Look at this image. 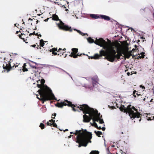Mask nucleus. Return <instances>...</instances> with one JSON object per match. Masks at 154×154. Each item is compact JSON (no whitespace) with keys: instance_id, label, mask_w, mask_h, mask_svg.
I'll return each instance as SVG.
<instances>
[{"instance_id":"nucleus-43","label":"nucleus","mask_w":154,"mask_h":154,"mask_svg":"<svg viewBox=\"0 0 154 154\" xmlns=\"http://www.w3.org/2000/svg\"><path fill=\"white\" fill-rule=\"evenodd\" d=\"M22 67H26V63H25L23 64V66Z\"/></svg>"},{"instance_id":"nucleus-15","label":"nucleus","mask_w":154,"mask_h":154,"mask_svg":"<svg viewBox=\"0 0 154 154\" xmlns=\"http://www.w3.org/2000/svg\"><path fill=\"white\" fill-rule=\"evenodd\" d=\"M144 54L145 53L143 52L141 53L140 54H138L137 56V58L138 59L139 58H143L144 57Z\"/></svg>"},{"instance_id":"nucleus-20","label":"nucleus","mask_w":154,"mask_h":154,"mask_svg":"<svg viewBox=\"0 0 154 154\" xmlns=\"http://www.w3.org/2000/svg\"><path fill=\"white\" fill-rule=\"evenodd\" d=\"M99 152L98 151L92 150V151L89 154H98L99 153Z\"/></svg>"},{"instance_id":"nucleus-32","label":"nucleus","mask_w":154,"mask_h":154,"mask_svg":"<svg viewBox=\"0 0 154 154\" xmlns=\"http://www.w3.org/2000/svg\"><path fill=\"white\" fill-rule=\"evenodd\" d=\"M146 118L148 120H151L152 119H151V118L149 117L148 115H147L146 116Z\"/></svg>"},{"instance_id":"nucleus-55","label":"nucleus","mask_w":154,"mask_h":154,"mask_svg":"<svg viewBox=\"0 0 154 154\" xmlns=\"http://www.w3.org/2000/svg\"><path fill=\"white\" fill-rule=\"evenodd\" d=\"M112 107V109H113V108H115V107L114 106H113Z\"/></svg>"},{"instance_id":"nucleus-40","label":"nucleus","mask_w":154,"mask_h":154,"mask_svg":"<svg viewBox=\"0 0 154 154\" xmlns=\"http://www.w3.org/2000/svg\"><path fill=\"white\" fill-rule=\"evenodd\" d=\"M61 51H63L62 49V48H59V49H58V50L57 51V52H60Z\"/></svg>"},{"instance_id":"nucleus-6","label":"nucleus","mask_w":154,"mask_h":154,"mask_svg":"<svg viewBox=\"0 0 154 154\" xmlns=\"http://www.w3.org/2000/svg\"><path fill=\"white\" fill-rule=\"evenodd\" d=\"M52 20L55 21L59 20L60 23L57 24V26L61 30L65 31H68L72 32L73 29H71V27L65 25L64 23L60 20L58 16L56 14H54L52 15Z\"/></svg>"},{"instance_id":"nucleus-25","label":"nucleus","mask_w":154,"mask_h":154,"mask_svg":"<svg viewBox=\"0 0 154 154\" xmlns=\"http://www.w3.org/2000/svg\"><path fill=\"white\" fill-rule=\"evenodd\" d=\"M50 51V52H55V51H57V48H52V49H51Z\"/></svg>"},{"instance_id":"nucleus-53","label":"nucleus","mask_w":154,"mask_h":154,"mask_svg":"<svg viewBox=\"0 0 154 154\" xmlns=\"http://www.w3.org/2000/svg\"><path fill=\"white\" fill-rule=\"evenodd\" d=\"M133 72H131V75H132V74H133Z\"/></svg>"},{"instance_id":"nucleus-13","label":"nucleus","mask_w":154,"mask_h":154,"mask_svg":"<svg viewBox=\"0 0 154 154\" xmlns=\"http://www.w3.org/2000/svg\"><path fill=\"white\" fill-rule=\"evenodd\" d=\"M100 17L101 18L103 19H104V20H106L109 21V20L110 19L109 17L106 15H100Z\"/></svg>"},{"instance_id":"nucleus-3","label":"nucleus","mask_w":154,"mask_h":154,"mask_svg":"<svg viewBox=\"0 0 154 154\" xmlns=\"http://www.w3.org/2000/svg\"><path fill=\"white\" fill-rule=\"evenodd\" d=\"M37 87L40 88L38 90V92L40 95V100L43 102V103L47 100H57L51 90L47 85L44 86L41 84H37Z\"/></svg>"},{"instance_id":"nucleus-46","label":"nucleus","mask_w":154,"mask_h":154,"mask_svg":"<svg viewBox=\"0 0 154 154\" xmlns=\"http://www.w3.org/2000/svg\"><path fill=\"white\" fill-rule=\"evenodd\" d=\"M14 25H15V26H16V27H17V26H19V24H17V23L15 24H14Z\"/></svg>"},{"instance_id":"nucleus-47","label":"nucleus","mask_w":154,"mask_h":154,"mask_svg":"<svg viewBox=\"0 0 154 154\" xmlns=\"http://www.w3.org/2000/svg\"><path fill=\"white\" fill-rule=\"evenodd\" d=\"M127 75L128 76H129L130 75V73L129 72H128L127 73Z\"/></svg>"},{"instance_id":"nucleus-63","label":"nucleus","mask_w":154,"mask_h":154,"mask_svg":"<svg viewBox=\"0 0 154 154\" xmlns=\"http://www.w3.org/2000/svg\"><path fill=\"white\" fill-rule=\"evenodd\" d=\"M134 72L135 74H136L137 73V72Z\"/></svg>"},{"instance_id":"nucleus-14","label":"nucleus","mask_w":154,"mask_h":154,"mask_svg":"<svg viewBox=\"0 0 154 154\" xmlns=\"http://www.w3.org/2000/svg\"><path fill=\"white\" fill-rule=\"evenodd\" d=\"M54 122H55V120H54L53 119H52L47 122L46 124L48 126H52V124H53V123H54Z\"/></svg>"},{"instance_id":"nucleus-28","label":"nucleus","mask_w":154,"mask_h":154,"mask_svg":"<svg viewBox=\"0 0 154 154\" xmlns=\"http://www.w3.org/2000/svg\"><path fill=\"white\" fill-rule=\"evenodd\" d=\"M77 32L78 33H79L81 35H85V34L84 33L80 31L79 30H77Z\"/></svg>"},{"instance_id":"nucleus-56","label":"nucleus","mask_w":154,"mask_h":154,"mask_svg":"<svg viewBox=\"0 0 154 154\" xmlns=\"http://www.w3.org/2000/svg\"><path fill=\"white\" fill-rule=\"evenodd\" d=\"M141 118H140V119L139 120V122H140V121H141Z\"/></svg>"},{"instance_id":"nucleus-64","label":"nucleus","mask_w":154,"mask_h":154,"mask_svg":"<svg viewBox=\"0 0 154 154\" xmlns=\"http://www.w3.org/2000/svg\"><path fill=\"white\" fill-rule=\"evenodd\" d=\"M24 22H23V24H24Z\"/></svg>"},{"instance_id":"nucleus-58","label":"nucleus","mask_w":154,"mask_h":154,"mask_svg":"<svg viewBox=\"0 0 154 154\" xmlns=\"http://www.w3.org/2000/svg\"><path fill=\"white\" fill-rule=\"evenodd\" d=\"M71 135H70V136L69 137L70 138V137H71Z\"/></svg>"},{"instance_id":"nucleus-50","label":"nucleus","mask_w":154,"mask_h":154,"mask_svg":"<svg viewBox=\"0 0 154 154\" xmlns=\"http://www.w3.org/2000/svg\"><path fill=\"white\" fill-rule=\"evenodd\" d=\"M29 20H32V19L31 18H29Z\"/></svg>"},{"instance_id":"nucleus-11","label":"nucleus","mask_w":154,"mask_h":154,"mask_svg":"<svg viewBox=\"0 0 154 154\" xmlns=\"http://www.w3.org/2000/svg\"><path fill=\"white\" fill-rule=\"evenodd\" d=\"M104 50L103 49L101 50L100 51V54H95L93 56H91L90 58L91 59H97L100 58V57H101L102 56H104L105 53Z\"/></svg>"},{"instance_id":"nucleus-19","label":"nucleus","mask_w":154,"mask_h":154,"mask_svg":"<svg viewBox=\"0 0 154 154\" xmlns=\"http://www.w3.org/2000/svg\"><path fill=\"white\" fill-rule=\"evenodd\" d=\"M132 54H131V52L128 53H127L125 55V56L126 57V58L128 59L130 58V57L131 56H132Z\"/></svg>"},{"instance_id":"nucleus-45","label":"nucleus","mask_w":154,"mask_h":154,"mask_svg":"<svg viewBox=\"0 0 154 154\" xmlns=\"http://www.w3.org/2000/svg\"><path fill=\"white\" fill-rule=\"evenodd\" d=\"M36 48L37 49H39V48L41 49V48L38 45H37V46L36 47Z\"/></svg>"},{"instance_id":"nucleus-59","label":"nucleus","mask_w":154,"mask_h":154,"mask_svg":"<svg viewBox=\"0 0 154 154\" xmlns=\"http://www.w3.org/2000/svg\"><path fill=\"white\" fill-rule=\"evenodd\" d=\"M140 41V40H138V42H139Z\"/></svg>"},{"instance_id":"nucleus-23","label":"nucleus","mask_w":154,"mask_h":154,"mask_svg":"<svg viewBox=\"0 0 154 154\" xmlns=\"http://www.w3.org/2000/svg\"><path fill=\"white\" fill-rule=\"evenodd\" d=\"M92 83L94 84H96L98 80L97 79H95L94 78H92Z\"/></svg>"},{"instance_id":"nucleus-10","label":"nucleus","mask_w":154,"mask_h":154,"mask_svg":"<svg viewBox=\"0 0 154 154\" xmlns=\"http://www.w3.org/2000/svg\"><path fill=\"white\" fill-rule=\"evenodd\" d=\"M72 52L69 55L71 57H73L74 58H76L78 56H80L82 54H77L78 52V49L76 48H73L72 49Z\"/></svg>"},{"instance_id":"nucleus-5","label":"nucleus","mask_w":154,"mask_h":154,"mask_svg":"<svg viewBox=\"0 0 154 154\" xmlns=\"http://www.w3.org/2000/svg\"><path fill=\"white\" fill-rule=\"evenodd\" d=\"M120 111L125 113H128L131 119L141 118V114L138 112V109L131 105H128L126 108L124 105H121L119 108Z\"/></svg>"},{"instance_id":"nucleus-52","label":"nucleus","mask_w":154,"mask_h":154,"mask_svg":"<svg viewBox=\"0 0 154 154\" xmlns=\"http://www.w3.org/2000/svg\"><path fill=\"white\" fill-rule=\"evenodd\" d=\"M133 72H131V75H132V74H133Z\"/></svg>"},{"instance_id":"nucleus-29","label":"nucleus","mask_w":154,"mask_h":154,"mask_svg":"<svg viewBox=\"0 0 154 154\" xmlns=\"http://www.w3.org/2000/svg\"><path fill=\"white\" fill-rule=\"evenodd\" d=\"M45 82V80H44V79H42L41 81V84L43 85V86H44V84Z\"/></svg>"},{"instance_id":"nucleus-30","label":"nucleus","mask_w":154,"mask_h":154,"mask_svg":"<svg viewBox=\"0 0 154 154\" xmlns=\"http://www.w3.org/2000/svg\"><path fill=\"white\" fill-rule=\"evenodd\" d=\"M92 126H94V127L96 128L97 127V124L95 122H94V123H93V124H92Z\"/></svg>"},{"instance_id":"nucleus-44","label":"nucleus","mask_w":154,"mask_h":154,"mask_svg":"<svg viewBox=\"0 0 154 154\" xmlns=\"http://www.w3.org/2000/svg\"><path fill=\"white\" fill-rule=\"evenodd\" d=\"M31 46L32 47L34 48H35L36 46V45H31Z\"/></svg>"},{"instance_id":"nucleus-57","label":"nucleus","mask_w":154,"mask_h":154,"mask_svg":"<svg viewBox=\"0 0 154 154\" xmlns=\"http://www.w3.org/2000/svg\"><path fill=\"white\" fill-rule=\"evenodd\" d=\"M68 129H66L65 130V131H68Z\"/></svg>"},{"instance_id":"nucleus-61","label":"nucleus","mask_w":154,"mask_h":154,"mask_svg":"<svg viewBox=\"0 0 154 154\" xmlns=\"http://www.w3.org/2000/svg\"><path fill=\"white\" fill-rule=\"evenodd\" d=\"M62 55H63V53H64V52H62Z\"/></svg>"},{"instance_id":"nucleus-8","label":"nucleus","mask_w":154,"mask_h":154,"mask_svg":"<svg viewBox=\"0 0 154 154\" xmlns=\"http://www.w3.org/2000/svg\"><path fill=\"white\" fill-rule=\"evenodd\" d=\"M11 60L10 59V62H8V63L7 64V63L5 62V65L4 64H3V69H6V70H7L8 71H10V70L14 69V67L15 66V67H17L18 66V65H15L14 64H13V65H11Z\"/></svg>"},{"instance_id":"nucleus-21","label":"nucleus","mask_w":154,"mask_h":154,"mask_svg":"<svg viewBox=\"0 0 154 154\" xmlns=\"http://www.w3.org/2000/svg\"><path fill=\"white\" fill-rule=\"evenodd\" d=\"M45 43L43 40L42 39L40 41V45L41 47H43Z\"/></svg>"},{"instance_id":"nucleus-54","label":"nucleus","mask_w":154,"mask_h":154,"mask_svg":"<svg viewBox=\"0 0 154 154\" xmlns=\"http://www.w3.org/2000/svg\"><path fill=\"white\" fill-rule=\"evenodd\" d=\"M70 133L71 134H74L75 133H73V132H71Z\"/></svg>"},{"instance_id":"nucleus-34","label":"nucleus","mask_w":154,"mask_h":154,"mask_svg":"<svg viewBox=\"0 0 154 154\" xmlns=\"http://www.w3.org/2000/svg\"><path fill=\"white\" fill-rule=\"evenodd\" d=\"M52 126H53L54 127L57 128V125L55 123V122H54V123H53V124H52Z\"/></svg>"},{"instance_id":"nucleus-18","label":"nucleus","mask_w":154,"mask_h":154,"mask_svg":"<svg viewBox=\"0 0 154 154\" xmlns=\"http://www.w3.org/2000/svg\"><path fill=\"white\" fill-rule=\"evenodd\" d=\"M87 40L88 42L90 43H94V42H95V41H94V40L91 37L88 38H87Z\"/></svg>"},{"instance_id":"nucleus-9","label":"nucleus","mask_w":154,"mask_h":154,"mask_svg":"<svg viewBox=\"0 0 154 154\" xmlns=\"http://www.w3.org/2000/svg\"><path fill=\"white\" fill-rule=\"evenodd\" d=\"M102 116L100 115V113L98 112V111L97 110V113H95V116L94 118H93V122H99L100 124H102L104 123V122L102 119Z\"/></svg>"},{"instance_id":"nucleus-27","label":"nucleus","mask_w":154,"mask_h":154,"mask_svg":"<svg viewBox=\"0 0 154 154\" xmlns=\"http://www.w3.org/2000/svg\"><path fill=\"white\" fill-rule=\"evenodd\" d=\"M23 35H24V34L23 33H21V35L19 36V37L20 38L23 40V41L25 42V39L24 38H23V37H22Z\"/></svg>"},{"instance_id":"nucleus-41","label":"nucleus","mask_w":154,"mask_h":154,"mask_svg":"<svg viewBox=\"0 0 154 154\" xmlns=\"http://www.w3.org/2000/svg\"><path fill=\"white\" fill-rule=\"evenodd\" d=\"M96 128L99 130H100L101 129V127H98V126Z\"/></svg>"},{"instance_id":"nucleus-39","label":"nucleus","mask_w":154,"mask_h":154,"mask_svg":"<svg viewBox=\"0 0 154 154\" xmlns=\"http://www.w3.org/2000/svg\"><path fill=\"white\" fill-rule=\"evenodd\" d=\"M140 88H142L143 89H145V87L144 86H143L142 85H140Z\"/></svg>"},{"instance_id":"nucleus-31","label":"nucleus","mask_w":154,"mask_h":154,"mask_svg":"<svg viewBox=\"0 0 154 154\" xmlns=\"http://www.w3.org/2000/svg\"><path fill=\"white\" fill-rule=\"evenodd\" d=\"M23 68L22 69V70L23 72H26L28 71V69L26 67H22Z\"/></svg>"},{"instance_id":"nucleus-12","label":"nucleus","mask_w":154,"mask_h":154,"mask_svg":"<svg viewBox=\"0 0 154 154\" xmlns=\"http://www.w3.org/2000/svg\"><path fill=\"white\" fill-rule=\"evenodd\" d=\"M29 64L30 66L33 69H38V67L36 66V63H35L33 61H31L30 63H29Z\"/></svg>"},{"instance_id":"nucleus-26","label":"nucleus","mask_w":154,"mask_h":154,"mask_svg":"<svg viewBox=\"0 0 154 154\" xmlns=\"http://www.w3.org/2000/svg\"><path fill=\"white\" fill-rule=\"evenodd\" d=\"M134 46L135 47V48L136 49H135L134 48H133L131 51V52H134L135 51H136L137 50L139 51V50H138L137 48V46L136 45H135Z\"/></svg>"},{"instance_id":"nucleus-1","label":"nucleus","mask_w":154,"mask_h":154,"mask_svg":"<svg viewBox=\"0 0 154 154\" xmlns=\"http://www.w3.org/2000/svg\"><path fill=\"white\" fill-rule=\"evenodd\" d=\"M64 101L66 102H63L60 103H57L55 105L59 108H62L64 106H67L71 107L72 110L74 112H80L79 110L76 109L75 107L79 108L80 110L83 111V113L85 114L83 116L84 122H88L91 119L93 120L95 113H97V110H94L93 108L90 107L88 105L84 104L77 106V104H72L71 102L68 101L67 100H65Z\"/></svg>"},{"instance_id":"nucleus-4","label":"nucleus","mask_w":154,"mask_h":154,"mask_svg":"<svg viewBox=\"0 0 154 154\" xmlns=\"http://www.w3.org/2000/svg\"><path fill=\"white\" fill-rule=\"evenodd\" d=\"M115 48L118 49L117 45L115 43H113L109 45V53L108 54L105 58L109 61L113 62L115 61H117L120 58L122 55V54L120 51L117 52L115 50Z\"/></svg>"},{"instance_id":"nucleus-38","label":"nucleus","mask_w":154,"mask_h":154,"mask_svg":"<svg viewBox=\"0 0 154 154\" xmlns=\"http://www.w3.org/2000/svg\"><path fill=\"white\" fill-rule=\"evenodd\" d=\"M52 18V17H51L50 18H47V19L45 20H44V21H46V22H47L48 21V20L49 19V18Z\"/></svg>"},{"instance_id":"nucleus-33","label":"nucleus","mask_w":154,"mask_h":154,"mask_svg":"<svg viewBox=\"0 0 154 154\" xmlns=\"http://www.w3.org/2000/svg\"><path fill=\"white\" fill-rule=\"evenodd\" d=\"M56 113H54L52 115V117H51V118L53 119H55V116H56Z\"/></svg>"},{"instance_id":"nucleus-49","label":"nucleus","mask_w":154,"mask_h":154,"mask_svg":"<svg viewBox=\"0 0 154 154\" xmlns=\"http://www.w3.org/2000/svg\"><path fill=\"white\" fill-rule=\"evenodd\" d=\"M73 29L74 30H75V31H77V30H79L76 29Z\"/></svg>"},{"instance_id":"nucleus-16","label":"nucleus","mask_w":154,"mask_h":154,"mask_svg":"<svg viewBox=\"0 0 154 154\" xmlns=\"http://www.w3.org/2000/svg\"><path fill=\"white\" fill-rule=\"evenodd\" d=\"M90 17L94 19H98L100 17L99 15L93 14H91L90 15Z\"/></svg>"},{"instance_id":"nucleus-60","label":"nucleus","mask_w":154,"mask_h":154,"mask_svg":"<svg viewBox=\"0 0 154 154\" xmlns=\"http://www.w3.org/2000/svg\"><path fill=\"white\" fill-rule=\"evenodd\" d=\"M38 20H37L36 21L37 23H38Z\"/></svg>"},{"instance_id":"nucleus-2","label":"nucleus","mask_w":154,"mask_h":154,"mask_svg":"<svg viewBox=\"0 0 154 154\" xmlns=\"http://www.w3.org/2000/svg\"><path fill=\"white\" fill-rule=\"evenodd\" d=\"M74 134L77 135L76 142L79 143L78 147L86 146L89 142L91 143L92 137L91 133L88 132L86 129L76 130Z\"/></svg>"},{"instance_id":"nucleus-62","label":"nucleus","mask_w":154,"mask_h":154,"mask_svg":"<svg viewBox=\"0 0 154 154\" xmlns=\"http://www.w3.org/2000/svg\"><path fill=\"white\" fill-rule=\"evenodd\" d=\"M18 31H17L16 32V33H18Z\"/></svg>"},{"instance_id":"nucleus-37","label":"nucleus","mask_w":154,"mask_h":154,"mask_svg":"<svg viewBox=\"0 0 154 154\" xmlns=\"http://www.w3.org/2000/svg\"><path fill=\"white\" fill-rule=\"evenodd\" d=\"M36 33H35V32L34 31L33 33H30L29 35L30 36H31L32 35H35Z\"/></svg>"},{"instance_id":"nucleus-7","label":"nucleus","mask_w":154,"mask_h":154,"mask_svg":"<svg viewBox=\"0 0 154 154\" xmlns=\"http://www.w3.org/2000/svg\"><path fill=\"white\" fill-rule=\"evenodd\" d=\"M94 43L101 47H102L103 49L106 50H104L105 53L104 56H106L109 53V46L107 45V42H106L102 38H100L99 39H96L95 40Z\"/></svg>"},{"instance_id":"nucleus-35","label":"nucleus","mask_w":154,"mask_h":154,"mask_svg":"<svg viewBox=\"0 0 154 154\" xmlns=\"http://www.w3.org/2000/svg\"><path fill=\"white\" fill-rule=\"evenodd\" d=\"M52 54L54 55H60L59 53L57 54V52H52Z\"/></svg>"},{"instance_id":"nucleus-48","label":"nucleus","mask_w":154,"mask_h":154,"mask_svg":"<svg viewBox=\"0 0 154 154\" xmlns=\"http://www.w3.org/2000/svg\"><path fill=\"white\" fill-rule=\"evenodd\" d=\"M37 98H38L39 100H40V99L41 97H40L39 98L38 97V96L37 95Z\"/></svg>"},{"instance_id":"nucleus-17","label":"nucleus","mask_w":154,"mask_h":154,"mask_svg":"<svg viewBox=\"0 0 154 154\" xmlns=\"http://www.w3.org/2000/svg\"><path fill=\"white\" fill-rule=\"evenodd\" d=\"M94 133L96 134V135L99 137H101L100 136V135L102 134V132L100 131H95Z\"/></svg>"},{"instance_id":"nucleus-51","label":"nucleus","mask_w":154,"mask_h":154,"mask_svg":"<svg viewBox=\"0 0 154 154\" xmlns=\"http://www.w3.org/2000/svg\"><path fill=\"white\" fill-rule=\"evenodd\" d=\"M66 50V49L65 48H64L63 50L62 49L63 51H65Z\"/></svg>"},{"instance_id":"nucleus-36","label":"nucleus","mask_w":154,"mask_h":154,"mask_svg":"<svg viewBox=\"0 0 154 154\" xmlns=\"http://www.w3.org/2000/svg\"><path fill=\"white\" fill-rule=\"evenodd\" d=\"M35 35L37 36H40V37H42V35H41L40 34H39L38 33H37L35 34Z\"/></svg>"},{"instance_id":"nucleus-24","label":"nucleus","mask_w":154,"mask_h":154,"mask_svg":"<svg viewBox=\"0 0 154 154\" xmlns=\"http://www.w3.org/2000/svg\"><path fill=\"white\" fill-rule=\"evenodd\" d=\"M39 127L41 128L42 129H43L45 128V126L44 124L43 123H41Z\"/></svg>"},{"instance_id":"nucleus-42","label":"nucleus","mask_w":154,"mask_h":154,"mask_svg":"<svg viewBox=\"0 0 154 154\" xmlns=\"http://www.w3.org/2000/svg\"><path fill=\"white\" fill-rule=\"evenodd\" d=\"M106 129V128H105V127H102V128H101V129H102V130L103 131H104Z\"/></svg>"},{"instance_id":"nucleus-22","label":"nucleus","mask_w":154,"mask_h":154,"mask_svg":"<svg viewBox=\"0 0 154 154\" xmlns=\"http://www.w3.org/2000/svg\"><path fill=\"white\" fill-rule=\"evenodd\" d=\"M136 92H137V91H136V90L134 91L133 92L134 96L135 97H136V95H137L138 96H139L140 95H141L140 94H138V93H136Z\"/></svg>"}]
</instances>
